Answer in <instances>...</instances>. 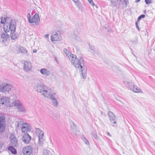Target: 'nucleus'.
<instances>
[{"mask_svg": "<svg viewBox=\"0 0 155 155\" xmlns=\"http://www.w3.org/2000/svg\"><path fill=\"white\" fill-rule=\"evenodd\" d=\"M63 52L69 58L72 65L76 69L81 70V77L83 79L85 78L87 76V68L84 65L83 58L81 57L77 58L75 55L72 54L66 48L63 49Z\"/></svg>", "mask_w": 155, "mask_h": 155, "instance_id": "f257e3e1", "label": "nucleus"}, {"mask_svg": "<svg viewBox=\"0 0 155 155\" xmlns=\"http://www.w3.org/2000/svg\"><path fill=\"white\" fill-rule=\"evenodd\" d=\"M35 88L36 91L40 93L45 98H48V87L47 86L41 83H38L35 85Z\"/></svg>", "mask_w": 155, "mask_h": 155, "instance_id": "f03ea898", "label": "nucleus"}, {"mask_svg": "<svg viewBox=\"0 0 155 155\" xmlns=\"http://www.w3.org/2000/svg\"><path fill=\"white\" fill-rule=\"evenodd\" d=\"M8 28L9 27L10 31H11L10 37L12 40H15L18 37V35L15 33V30L16 22L14 21L11 20L8 26L6 25Z\"/></svg>", "mask_w": 155, "mask_h": 155, "instance_id": "7ed1b4c3", "label": "nucleus"}, {"mask_svg": "<svg viewBox=\"0 0 155 155\" xmlns=\"http://www.w3.org/2000/svg\"><path fill=\"white\" fill-rule=\"evenodd\" d=\"M123 83L127 87L134 92L139 93L141 91V89L135 86L134 84L132 82L125 81H124Z\"/></svg>", "mask_w": 155, "mask_h": 155, "instance_id": "20e7f679", "label": "nucleus"}, {"mask_svg": "<svg viewBox=\"0 0 155 155\" xmlns=\"http://www.w3.org/2000/svg\"><path fill=\"white\" fill-rule=\"evenodd\" d=\"M62 38L60 33L58 31L53 32L51 36V40L54 44H55L56 41H61Z\"/></svg>", "mask_w": 155, "mask_h": 155, "instance_id": "39448f33", "label": "nucleus"}, {"mask_svg": "<svg viewBox=\"0 0 155 155\" xmlns=\"http://www.w3.org/2000/svg\"><path fill=\"white\" fill-rule=\"evenodd\" d=\"M12 88V86L6 83H3L0 85V92L4 93L10 91Z\"/></svg>", "mask_w": 155, "mask_h": 155, "instance_id": "423d86ee", "label": "nucleus"}, {"mask_svg": "<svg viewBox=\"0 0 155 155\" xmlns=\"http://www.w3.org/2000/svg\"><path fill=\"white\" fill-rule=\"evenodd\" d=\"M31 125L28 123H25L21 128L22 132L27 133L31 131Z\"/></svg>", "mask_w": 155, "mask_h": 155, "instance_id": "0eeeda50", "label": "nucleus"}, {"mask_svg": "<svg viewBox=\"0 0 155 155\" xmlns=\"http://www.w3.org/2000/svg\"><path fill=\"white\" fill-rule=\"evenodd\" d=\"M32 64L31 62L29 61H25L24 62L23 69L25 71L28 72L31 71L32 69Z\"/></svg>", "mask_w": 155, "mask_h": 155, "instance_id": "6e6552de", "label": "nucleus"}, {"mask_svg": "<svg viewBox=\"0 0 155 155\" xmlns=\"http://www.w3.org/2000/svg\"><path fill=\"white\" fill-rule=\"evenodd\" d=\"M9 139L12 145L15 147L18 146V140L16 137L14 135L11 134L10 136Z\"/></svg>", "mask_w": 155, "mask_h": 155, "instance_id": "1a4fd4ad", "label": "nucleus"}, {"mask_svg": "<svg viewBox=\"0 0 155 155\" xmlns=\"http://www.w3.org/2000/svg\"><path fill=\"white\" fill-rule=\"evenodd\" d=\"M29 23H35L36 25H38L40 21L39 16L38 14L36 13L31 19Z\"/></svg>", "mask_w": 155, "mask_h": 155, "instance_id": "9d476101", "label": "nucleus"}, {"mask_svg": "<svg viewBox=\"0 0 155 155\" xmlns=\"http://www.w3.org/2000/svg\"><path fill=\"white\" fill-rule=\"evenodd\" d=\"M10 99L7 97H3L0 98V104L8 105H9Z\"/></svg>", "mask_w": 155, "mask_h": 155, "instance_id": "9b49d317", "label": "nucleus"}, {"mask_svg": "<svg viewBox=\"0 0 155 155\" xmlns=\"http://www.w3.org/2000/svg\"><path fill=\"white\" fill-rule=\"evenodd\" d=\"M32 152V148L30 146H27L23 148L22 152L24 155H30Z\"/></svg>", "mask_w": 155, "mask_h": 155, "instance_id": "f8f14e48", "label": "nucleus"}, {"mask_svg": "<svg viewBox=\"0 0 155 155\" xmlns=\"http://www.w3.org/2000/svg\"><path fill=\"white\" fill-rule=\"evenodd\" d=\"M31 139V137L28 134H24L22 136V140L25 143H28Z\"/></svg>", "mask_w": 155, "mask_h": 155, "instance_id": "ddd939ff", "label": "nucleus"}, {"mask_svg": "<svg viewBox=\"0 0 155 155\" xmlns=\"http://www.w3.org/2000/svg\"><path fill=\"white\" fill-rule=\"evenodd\" d=\"M8 38H9V36L8 34L6 33H2L1 38L0 41L2 43L4 44Z\"/></svg>", "mask_w": 155, "mask_h": 155, "instance_id": "4468645a", "label": "nucleus"}, {"mask_svg": "<svg viewBox=\"0 0 155 155\" xmlns=\"http://www.w3.org/2000/svg\"><path fill=\"white\" fill-rule=\"evenodd\" d=\"M22 103L18 100H14L9 105L10 107H14L17 108Z\"/></svg>", "mask_w": 155, "mask_h": 155, "instance_id": "2eb2a0df", "label": "nucleus"}, {"mask_svg": "<svg viewBox=\"0 0 155 155\" xmlns=\"http://www.w3.org/2000/svg\"><path fill=\"white\" fill-rule=\"evenodd\" d=\"M25 123H24V121L23 119H20L16 121V130L18 129L19 128H21Z\"/></svg>", "mask_w": 155, "mask_h": 155, "instance_id": "dca6fc26", "label": "nucleus"}, {"mask_svg": "<svg viewBox=\"0 0 155 155\" xmlns=\"http://www.w3.org/2000/svg\"><path fill=\"white\" fill-rule=\"evenodd\" d=\"M17 109L18 110V111L20 112L25 113L27 111V110L22 103L20 104Z\"/></svg>", "mask_w": 155, "mask_h": 155, "instance_id": "f3484780", "label": "nucleus"}, {"mask_svg": "<svg viewBox=\"0 0 155 155\" xmlns=\"http://www.w3.org/2000/svg\"><path fill=\"white\" fill-rule=\"evenodd\" d=\"M57 97L56 93L55 91L52 92L50 91L49 92V99L51 101L57 99Z\"/></svg>", "mask_w": 155, "mask_h": 155, "instance_id": "a211bd4d", "label": "nucleus"}, {"mask_svg": "<svg viewBox=\"0 0 155 155\" xmlns=\"http://www.w3.org/2000/svg\"><path fill=\"white\" fill-rule=\"evenodd\" d=\"M36 133L37 136L38 137V139L40 137H44V132L39 128H37L36 129Z\"/></svg>", "mask_w": 155, "mask_h": 155, "instance_id": "6ab92c4d", "label": "nucleus"}, {"mask_svg": "<svg viewBox=\"0 0 155 155\" xmlns=\"http://www.w3.org/2000/svg\"><path fill=\"white\" fill-rule=\"evenodd\" d=\"M109 119L110 122L113 124V126L114 127H117V121L115 118V115L114 116V117H110Z\"/></svg>", "mask_w": 155, "mask_h": 155, "instance_id": "aec40b11", "label": "nucleus"}, {"mask_svg": "<svg viewBox=\"0 0 155 155\" xmlns=\"http://www.w3.org/2000/svg\"><path fill=\"white\" fill-rule=\"evenodd\" d=\"M40 72L43 75L45 76L48 75V72L47 69L45 68L41 69L40 70Z\"/></svg>", "mask_w": 155, "mask_h": 155, "instance_id": "412c9836", "label": "nucleus"}, {"mask_svg": "<svg viewBox=\"0 0 155 155\" xmlns=\"http://www.w3.org/2000/svg\"><path fill=\"white\" fill-rule=\"evenodd\" d=\"M91 134L95 139L98 140L99 139V137L97 136V133L96 131L94 130L92 131Z\"/></svg>", "mask_w": 155, "mask_h": 155, "instance_id": "4be33fe9", "label": "nucleus"}, {"mask_svg": "<svg viewBox=\"0 0 155 155\" xmlns=\"http://www.w3.org/2000/svg\"><path fill=\"white\" fill-rule=\"evenodd\" d=\"M71 127L72 129V130L73 131V130L75 129L76 128L77 125H76L72 121H71L70 122Z\"/></svg>", "mask_w": 155, "mask_h": 155, "instance_id": "5701e85b", "label": "nucleus"}, {"mask_svg": "<svg viewBox=\"0 0 155 155\" xmlns=\"http://www.w3.org/2000/svg\"><path fill=\"white\" fill-rule=\"evenodd\" d=\"M18 51L21 53H25L27 52L26 50L22 47H19L18 48Z\"/></svg>", "mask_w": 155, "mask_h": 155, "instance_id": "b1692460", "label": "nucleus"}, {"mask_svg": "<svg viewBox=\"0 0 155 155\" xmlns=\"http://www.w3.org/2000/svg\"><path fill=\"white\" fill-rule=\"evenodd\" d=\"M8 150L13 154H15L16 153V149L12 146H9L8 147Z\"/></svg>", "mask_w": 155, "mask_h": 155, "instance_id": "393cba45", "label": "nucleus"}, {"mask_svg": "<svg viewBox=\"0 0 155 155\" xmlns=\"http://www.w3.org/2000/svg\"><path fill=\"white\" fill-rule=\"evenodd\" d=\"M52 105L54 107H57L58 105V102L57 99L51 101Z\"/></svg>", "mask_w": 155, "mask_h": 155, "instance_id": "a878e982", "label": "nucleus"}, {"mask_svg": "<svg viewBox=\"0 0 155 155\" xmlns=\"http://www.w3.org/2000/svg\"><path fill=\"white\" fill-rule=\"evenodd\" d=\"M5 124H0V132H4L5 129Z\"/></svg>", "mask_w": 155, "mask_h": 155, "instance_id": "bb28decb", "label": "nucleus"}, {"mask_svg": "<svg viewBox=\"0 0 155 155\" xmlns=\"http://www.w3.org/2000/svg\"><path fill=\"white\" fill-rule=\"evenodd\" d=\"M5 117L3 116L0 117V124H5Z\"/></svg>", "mask_w": 155, "mask_h": 155, "instance_id": "cd10ccee", "label": "nucleus"}, {"mask_svg": "<svg viewBox=\"0 0 155 155\" xmlns=\"http://www.w3.org/2000/svg\"><path fill=\"white\" fill-rule=\"evenodd\" d=\"M89 47L90 49L94 53L96 54L97 53V51L96 50L94 46L89 45Z\"/></svg>", "mask_w": 155, "mask_h": 155, "instance_id": "c85d7f7f", "label": "nucleus"}, {"mask_svg": "<svg viewBox=\"0 0 155 155\" xmlns=\"http://www.w3.org/2000/svg\"><path fill=\"white\" fill-rule=\"evenodd\" d=\"M6 18H3L2 17H1L0 18L1 23L3 24H4L6 21Z\"/></svg>", "mask_w": 155, "mask_h": 155, "instance_id": "c756f323", "label": "nucleus"}, {"mask_svg": "<svg viewBox=\"0 0 155 155\" xmlns=\"http://www.w3.org/2000/svg\"><path fill=\"white\" fill-rule=\"evenodd\" d=\"M43 155H48V150L47 149H44L43 150Z\"/></svg>", "mask_w": 155, "mask_h": 155, "instance_id": "7c9ffc66", "label": "nucleus"}, {"mask_svg": "<svg viewBox=\"0 0 155 155\" xmlns=\"http://www.w3.org/2000/svg\"><path fill=\"white\" fill-rule=\"evenodd\" d=\"M145 15L143 14H142L140 15L138 18L137 20V21H139L142 18H143L145 17Z\"/></svg>", "mask_w": 155, "mask_h": 155, "instance_id": "2f4dec72", "label": "nucleus"}, {"mask_svg": "<svg viewBox=\"0 0 155 155\" xmlns=\"http://www.w3.org/2000/svg\"><path fill=\"white\" fill-rule=\"evenodd\" d=\"M108 115L109 117V118L110 117H114L115 115L111 111H109L108 113Z\"/></svg>", "mask_w": 155, "mask_h": 155, "instance_id": "473e14b6", "label": "nucleus"}, {"mask_svg": "<svg viewBox=\"0 0 155 155\" xmlns=\"http://www.w3.org/2000/svg\"><path fill=\"white\" fill-rule=\"evenodd\" d=\"M44 140V137H40L38 139V142L40 144H42Z\"/></svg>", "mask_w": 155, "mask_h": 155, "instance_id": "72a5a7b5", "label": "nucleus"}, {"mask_svg": "<svg viewBox=\"0 0 155 155\" xmlns=\"http://www.w3.org/2000/svg\"><path fill=\"white\" fill-rule=\"evenodd\" d=\"M32 17H31L30 14L29 13H28L27 15V19L29 22L30 21H31L30 20H31V19Z\"/></svg>", "mask_w": 155, "mask_h": 155, "instance_id": "f704fd0d", "label": "nucleus"}, {"mask_svg": "<svg viewBox=\"0 0 155 155\" xmlns=\"http://www.w3.org/2000/svg\"><path fill=\"white\" fill-rule=\"evenodd\" d=\"M49 76H50V77H51V79L52 80H53V79H54L55 78V77L54 75H53V74H49Z\"/></svg>", "mask_w": 155, "mask_h": 155, "instance_id": "c9c22d12", "label": "nucleus"}, {"mask_svg": "<svg viewBox=\"0 0 155 155\" xmlns=\"http://www.w3.org/2000/svg\"><path fill=\"white\" fill-rule=\"evenodd\" d=\"M88 1L91 5L93 6H94V5H95V4L93 2L92 0H88Z\"/></svg>", "mask_w": 155, "mask_h": 155, "instance_id": "e433bc0d", "label": "nucleus"}, {"mask_svg": "<svg viewBox=\"0 0 155 155\" xmlns=\"http://www.w3.org/2000/svg\"><path fill=\"white\" fill-rule=\"evenodd\" d=\"M84 142L85 144L87 145L89 144V143L85 137L84 138Z\"/></svg>", "mask_w": 155, "mask_h": 155, "instance_id": "4c0bfd02", "label": "nucleus"}, {"mask_svg": "<svg viewBox=\"0 0 155 155\" xmlns=\"http://www.w3.org/2000/svg\"><path fill=\"white\" fill-rule=\"evenodd\" d=\"M145 2L146 4L149 5L151 3V0H145Z\"/></svg>", "mask_w": 155, "mask_h": 155, "instance_id": "58836bf2", "label": "nucleus"}, {"mask_svg": "<svg viewBox=\"0 0 155 155\" xmlns=\"http://www.w3.org/2000/svg\"><path fill=\"white\" fill-rule=\"evenodd\" d=\"M138 21H136V23H135L136 26V27L137 28L138 30V31H140V28H139V26L138 25Z\"/></svg>", "mask_w": 155, "mask_h": 155, "instance_id": "ea45409f", "label": "nucleus"}, {"mask_svg": "<svg viewBox=\"0 0 155 155\" xmlns=\"http://www.w3.org/2000/svg\"><path fill=\"white\" fill-rule=\"evenodd\" d=\"M72 1L75 3H77L78 2V0H72Z\"/></svg>", "mask_w": 155, "mask_h": 155, "instance_id": "a19ab883", "label": "nucleus"}, {"mask_svg": "<svg viewBox=\"0 0 155 155\" xmlns=\"http://www.w3.org/2000/svg\"><path fill=\"white\" fill-rule=\"evenodd\" d=\"M54 60L55 61H56L57 62V63H58V58H57L56 57H55L54 58Z\"/></svg>", "mask_w": 155, "mask_h": 155, "instance_id": "79ce46f5", "label": "nucleus"}, {"mask_svg": "<svg viewBox=\"0 0 155 155\" xmlns=\"http://www.w3.org/2000/svg\"><path fill=\"white\" fill-rule=\"evenodd\" d=\"M48 37V34H47L45 35V38H47Z\"/></svg>", "mask_w": 155, "mask_h": 155, "instance_id": "37998d69", "label": "nucleus"}, {"mask_svg": "<svg viewBox=\"0 0 155 155\" xmlns=\"http://www.w3.org/2000/svg\"><path fill=\"white\" fill-rule=\"evenodd\" d=\"M37 51V50L36 49H34L33 50V52L34 53H36Z\"/></svg>", "mask_w": 155, "mask_h": 155, "instance_id": "c03bdc74", "label": "nucleus"}, {"mask_svg": "<svg viewBox=\"0 0 155 155\" xmlns=\"http://www.w3.org/2000/svg\"><path fill=\"white\" fill-rule=\"evenodd\" d=\"M2 143L0 142V148H1L2 147Z\"/></svg>", "mask_w": 155, "mask_h": 155, "instance_id": "a18cd8bd", "label": "nucleus"}, {"mask_svg": "<svg viewBox=\"0 0 155 155\" xmlns=\"http://www.w3.org/2000/svg\"><path fill=\"white\" fill-rule=\"evenodd\" d=\"M107 134L109 136H111V135L110 134L109 132H107Z\"/></svg>", "mask_w": 155, "mask_h": 155, "instance_id": "49530a36", "label": "nucleus"}, {"mask_svg": "<svg viewBox=\"0 0 155 155\" xmlns=\"http://www.w3.org/2000/svg\"><path fill=\"white\" fill-rule=\"evenodd\" d=\"M141 0H136L135 1L137 3L140 2Z\"/></svg>", "mask_w": 155, "mask_h": 155, "instance_id": "de8ad7c7", "label": "nucleus"}, {"mask_svg": "<svg viewBox=\"0 0 155 155\" xmlns=\"http://www.w3.org/2000/svg\"><path fill=\"white\" fill-rule=\"evenodd\" d=\"M96 8L97 9L98 8V7L97 5H94Z\"/></svg>", "mask_w": 155, "mask_h": 155, "instance_id": "09e8293b", "label": "nucleus"}, {"mask_svg": "<svg viewBox=\"0 0 155 155\" xmlns=\"http://www.w3.org/2000/svg\"><path fill=\"white\" fill-rule=\"evenodd\" d=\"M133 44H135V43H137V41H133Z\"/></svg>", "mask_w": 155, "mask_h": 155, "instance_id": "8fccbe9b", "label": "nucleus"}, {"mask_svg": "<svg viewBox=\"0 0 155 155\" xmlns=\"http://www.w3.org/2000/svg\"><path fill=\"white\" fill-rule=\"evenodd\" d=\"M101 114H102V115H103V112L102 111H101Z\"/></svg>", "mask_w": 155, "mask_h": 155, "instance_id": "3c124183", "label": "nucleus"}, {"mask_svg": "<svg viewBox=\"0 0 155 155\" xmlns=\"http://www.w3.org/2000/svg\"><path fill=\"white\" fill-rule=\"evenodd\" d=\"M145 12H146V11H144V13H145Z\"/></svg>", "mask_w": 155, "mask_h": 155, "instance_id": "603ef678", "label": "nucleus"}, {"mask_svg": "<svg viewBox=\"0 0 155 155\" xmlns=\"http://www.w3.org/2000/svg\"><path fill=\"white\" fill-rule=\"evenodd\" d=\"M4 30H5V27H4Z\"/></svg>", "mask_w": 155, "mask_h": 155, "instance_id": "864d4df0", "label": "nucleus"}]
</instances>
